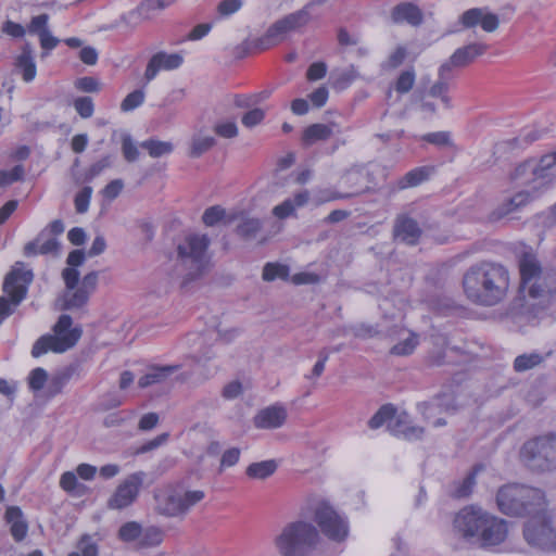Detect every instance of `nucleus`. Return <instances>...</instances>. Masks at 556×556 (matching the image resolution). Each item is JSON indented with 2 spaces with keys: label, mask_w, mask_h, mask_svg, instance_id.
<instances>
[{
  "label": "nucleus",
  "mask_w": 556,
  "mask_h": 556,
  "mask_svg": "<svg viewBox=\"0 0 556 556\" xmlns=\"http://www.w3.org/2000/svg\"><path fill=\"white\" fill-rule=\"evenodd\" d=\"M509 288V269L500 262H478L468 267L463 276L464 292L477 305L494 306L501 303Z\"/></svg>",
  "instance_id": "f257e3e1"
},
{
  "label": "nucleus",
  "mask_w": 556,
  "mask_h": 556,
  "mask_svg": "<svg viewBox=\"0 0 556 556\" xmlns=\"http://www.w3.org/2000/svg\"><path fill=\"white\" fill-rule=\"evenodd\" d=\"M520 273V292L525 298L533 300L532 306H539L542 309L554 308L556 299V270L542 268L536 255L531 252H525L519 258Z\"/></svg>",
  "instance_id": "f03ea898"
},
{
  "label": "nucleus",
  "mask_w": 556,
  "mask_h": 556,
  "mask_svg": "<svg viewBox=\"0 0 556 556\" xmlns=\"http://www.w3.org/2000/svg\"><path fill=\"white\" fill-rule=\"evenodd\" d=\"M453 527L462 538L478 539L482 546L498 545L507 536V527L503 519L475 505L462 508L454 517Z\"/></svg>",
  "instance_id": "7ed1b4c3"
},
{
  "label": "nucleus",
  "mask_w": 556,
  "mask_h": 556,
  "mask_svg": "<svg viewBox=\"0 0 556 556\" xmlns=\"http://www.w3.org/2000/svg\"><path fill=\"white\" fill-rule=\"evenodd\" d=\"M496 504L501 513L510 517H532L547 509L543 490L520 483L501 486L496 493Z\"/></svg>",
  "instance_id": "20e7f679"
},
{
  "label": "nucleus",
  "mask_w": 556,
  "mask_h": 556,
  "mask_svg": "<svg viewBox=\"0 0 556 556\" xmlns=\"http://www.w3.org/2000/svg\"><path fill=\"white\" fill-rule=\"evenodd\" d=\"M319 539L315 526L306 521L287 523L274 539L279 556H307L317 545Z\"/></svg>",
  "instance_id": "39448f33"
},
{
  "label": "nucleus",
  "mask_w": 556,
  "mask_h": 556,
  "mask_svg": "<svg viewBox=\"0 0 556 556\" xmlns=\"http://www.w3.org/2000/svg\"><path fill=\"white\" fill-rule=\"evenodd\" d=\"M210 239L206 235H189L177 247V267L186 281L200 277L208 260L206 255Z\"/></svg>",
  "instance_id": "423d86ee"
},
{
  "label": "nucleus",
  "mask_w": 556,
  "mask_h": 556,
  "mask_svg": "<svg viewBox=\"0 0 556 556\" xmlns=\"http://www.w3.org/2000/svg\"><path fill=\"white\" fill-rule=\"evenodd\" d=\"M204 497L205 492L202 490L182 492L173 486H165L154 491V509L165 517H182Z\"/></svg>",
  "instance_id": "0eeeda50"
},
{
  "label": "nucleus",
  "mask_w": 556,
  "mask_h": 556,
  "mask_svg": "<svg viewBox=\"0 0 556 556\" xmlns=\"http://www.w3.org/2000/svg\"><path fill=\"white\" fill-rule=\"evenodd\" d=\"M73 324L70 315L63 314L53 326L54 334L41 336L33 345L31 355L39 357L49 351L63 353L72 349L81 336L79 328H71Z\"/></svg>",
  "instance_id": "6e6552de"
},
{
  "label": "nucleus",
  "mask_w": 556,
  "mask_h": 556,
  "mask_svg": "<svg viewBox=\"0 0 556 556\" xmlns=\"http://www.w3.org/2000/svg\"><path fill=\"white\" fill-rule=\"evenodd\" d=\"M525 465L532 471H551L556 468V435H540L527 441L520 452Z\"/></svg>",
  "instance_id": "1a4fd4ad"
},
{
  "label": "nucleus",
  "mask_w": 556,
  "mask_h": 556,
  "mask_svg": "<svg viewBox=\"0 0 556 556\" xmlns=\"http://www.w3.org/2000/svg\"><path fill=\"white\" fill-rule=\"evenodd\" d=\"M33 281L31 270L25 269L22 262L15 263L3 281V292L9 296H0V318H7L26 296L27 287Z\"/></svg>",
  "instance_id": "9d476101"
},
{
  "label": "nucleus",
  "mask_w": 556,
  "mask_h": 556,
  "mask_svg": "<svg viewBox=\"0 0 556 556\" xmlns=\"http://www.w3.org/2000/svg\"><path fill=\"white\" fill-rule=\"evenodd\" d=\"M556 165V150L543 155L539 161L529 159L516 166L510 174L511 180L522 186L533 185L538 191L551 182V169Z\"/></svg>",
  "instance_id": "9b49d317"
},
{
  "label": "nucleus",
  "mask_w": 556,
  "mask_h": 556,
  "mask_svg": "<svg viewBox=\"0 0 556 556\" xmlns=\"http://www.w3.org/2000/svg\"><path fill=\"white\" fill-rule=\"evenodd\" d=\"M526 541L535 547L556 552V526L547 514L532 516L523 528Z\"/></svg>",
  "instance_id": "f8f14e48"
},
{
  "label": "nucleus",
  "mask_w": 556,
  "mask_h": 556,
  "mask_svg": "<svg viewBox=\"0 0 556 556\" xmlns=\"http://www.w3.org/2000/svg\"><path fill=\"white\" fill-rule=\"evenodd\" d=\"M311 20V14L306 10H298L290 13L282 18L276 21L266 31V34L258 39V47L266 50L273 46L281 42L289 31L299 29L305 26Z\"/></svg>",
  "instance_id": "ddd939ff"
},
{
  "label": "nucleus",
  "mask_w": 556,
  "mask_h": 556,
  "mask_svg": "<svg viewBox=\"0 0 556 556\" xmlns=\"http://www.w3.org/2000/svg\"><path fill=\"white\" fill-rule=\"evenodd\" d=\"M147 475L143 471H136L128 475L116 488L108 501L111 509H124L132 505L141 491Z\"/></svg>",
  "instance_id": "4468645a"
},
{
  "label": "nucleus",
  "mask_w": 556,
  "mask_h": 556,
  "mask_svg": "<svg viewBox=\"0 0 556 556\" xmlns=\"http://www.w3.org/2000/svg\"><path fill=\"white\" fill-rule=\"evenodd\" d=\"M315 520L330 540L342 541L348 536V521L328 504L321 503L316 508Z\"/></svg>",
  "instance_id": "2eb2a0df"
},
{
  "label": "nucleus",
  "mask_w": 556,
  "mask_h": 556,
  "mask_svg": "<svg viewBox=\"0 0 556 556\" xmlns=\"http://www.w3.org/2000/svg\"><path fill=\"white\" fill-rule=\"evenodd\" d=\"M184 62V58L179 53H166L164 51L157 52L149 60L144 79L149 83L153 80L160 71H173Z\"/></svg>",
  "instance_id": "dca6fc26"
},
{
  "label": "nucleus",
  "mask_w": 556,
  "mask_h": 556,
  "mask_svg": "<svg viewBox=\"0 0 556 556\" xmlns=\"http://www.w3.org/2000/svg\"><path fill=\"white\" fill-rule=\"evenodd\" d=\"M453 79L454 75L448 71V66L441 65L438 70V79L428 90V96L440 99L445 110L453 108L452 98L448 94Z\"/></svg>",
  "instance_id": "f3484780"
},
{
  "label": "nucleus",
  "mask_w": 556,
  "mask_h": 556,
  "mask_svg": "<svg viewBox=\"0 0 556 556\" xmlns=\"http://www.w3.org/2000/svg\"><path fill=\"white\" fill-rule=\"evenodd\" d=\"M488 49V46L481 42H473L462 48H458L450 56V59L442 65H447L451 73L453 67H465L473 60L482 55Z\"/></svg>",
  "instance_id": "a211bd4d"
},
{
  "label": "nucleus",
  "mask_w": 556,
  "mask_h": 556,
  "mask_svg": "<svg viewBox=\"0 0 556 556\" xmlns=\"http://www.w3.org/2000/svg\"><path fill=\"white\" fill-rule=\"evenodd\" d=\"M388 429L394 437L408 441L421 439L425 432L422 427L412 425L409 416L405 412L395 413V418L388 424Z\"/></svg>",
  "instance_id": "6ab92c4d"
},
{
  "label": "nucleus",
  "mask_w": 556,
  "mask_h": 556,
  "mask_svg": "<svg viewBox=\"0 0 556 556\" xmlns=\"http://www.w3.org/2000/svg\"><path fill=\"white\" fill-rule=\"evenodd\" d=\"M287 419V409L280 404L270 405L257 413L254 426L258 429L280 428Z\"/></svg>",
  "instance_id": "aec40b11"
},
{
  "label": "nucleus",
  "mask_w": 556,
  "mask_h": 556,
  "mask_svg": "<svg viewBox=\"0 0 556 556\" xmlns=\"http://www.w3.org/2000/svg\"><path fill=\"white\" fill-rule=\"evenodd\" d=\"M393 232L397 240L410 245L416 244L421 236L418 223L405 215L396 218Z\"/></svg>",
  "instance_id": "412c9836"
},
{
  "label": "nucleus",
  "mask_w": 556,
  "mask_h": 556,
  "mask_svg": "<svg viewBox=\"0 0 556 556\" xmlns=\"http://www.w3.org/2000/svg\"><path fill=\"white\" fill-rule=\"evenodd\" d=\"M47 232L42 230L35 240L28 242L24 247V254L26 256H35L38 254H58L60 243L55 238H46Z\"/></svg>",
  "instance_id": "4be33fe9"
},
{
  "label": "nucleus",
  "mask_w": 556,
  "mask_h": 556,
  "mask_svg": "<svg viewBox=\"0 0 556 556\" xmlns=\"http://www.w3.org/2000/svg\"><path fill=\"white\" fill-rule=\"evenodd\" d=\"M4 519L10 525V532L16 542L23 541L28 532V523L18 506H9Z\"/></svg>",
  "instance_id": "5701e85b"
},
{
  "label": "nucleus",
  "mask_w": 556,
  "mask_h": 556,
  "mask_svg": "<svg viewBox=\"0 0 556 556\" xmlns=\"http://www.w3.org/2000/svg\"><path fill=\"white\" fill-rule=\"evenodd\" d=\"M391 17L394 23L406 22L413 26H418L422 22L420 9L410 2H403L395 5L392 10Z\"/></svg>",
  "instance_id": "b1692460"
},
{
  "label": "nucleus",
  "mask_w": 556,
  "mask_h": 556,
  "mask_svg": "<svg viewBox=\"0 0 556 556\" xmlns=\"http://www.w3.org/2000/svg\"><path fill=\"white\" fill-rule=\"evenodd\" d=\"M15 67L22 73L23 79L30 83L36 77V63L33 55V49L29 43H25L14 62Z\"/></svg>",
  "instance_id": "393cba45"
},
{
  "label": "nucleus",
  "mask_w": 556,
  "mask_h": 556,
  "mask_svg": "<svg viewBox=\"0 0 556 556\" xmlns=\"http://www.w3.org/2000/svg\"><path fill=\"white\" fill-rule=\"evenodd\" d=\"M175 0H143L135 10L129 13L130 17L142 21L151 20L155 14L174 3Z\"/></svg>",
  "instance_id": "a878e982"
},
{
  "label": "nucleus",
  "mask_w": 556,
  "mask_h": 556,
  "mask_svg": "<svg viewBox=\"0 0 556 556\" xmlns=\"http://www.w3.org/2000/svg\"><path fill=\"white\" fill-rule=\"evenodd\" d=\"M179 368V365L151 367L150 370L139 379L138 386L143 389L152 384L160 383Z\"/></svg>",
  "instance_id": "bb28decb"
},
{
  "label": "nucleus",
  "mask_w": 556,
  "mask_h": 556,
  "mask_svg": "<svg viewBox=\"0 0 556 556\" xmlns=\"http://www.w3.org/2000/svg\"><path fill=\"white\" fill-rule=\"evenodd\" d=\"M433 172L434 167L432 166L416 167L404 175L400 180L399 186L401 189L416 187L428 180Z\"/></svg>",
  "instance_id": "cd10ccee"
},
{
  "label": "nucleus",
  "mask_w": 556,
  "mask_h": 556,
  "mask_svg": "<svg viewBox=\"0 0 556 556\" xmlns=\"http://www.w3.org/2000/svg\"><path fill=\"white\" fill-rule=\"evenodd\" d=\"M88 299L87 292L79 287L74 290H67L59 300L61 303L60 308L63 311L80 308L88 302Z\"/></svg>",
  "instance_id": "c85d7f7f"
},
{
  "label": "nucleus",
  "mask_w": 556,
  "mask_h": 556,
  "mask_svg": "<svg viewBox=\"0 0 556 556\" xmlns=\"http://www.w3.org/2000/svg\"><path fill=\"white\" fill-rule=\"evenodd\" d=\"M277 463L274 459L252 463L248 466L245 473L251 479L264 480L275 473Z\"/></svg>",
  "instance_id": "c756f323"
},
{
  "label": "nucleus",
  "mask_w": 556,
  "mask_h": 556,
  "mask_svg": "<svg viewBox=\"0 0 556 556\" xmlns=\"http://www.w3.org/2000/svg\"><path fill=\"white\" fill-rule=\"evenodd\" d=\"M332 135V128L326 124H313L303 131L302 140L305 144L327 140Z\"/></svg>",
  "instance_id": "7c9ffc66"
},
{
  "label": "nucleus",
  "mask_w": 556,
  "mask_h": 556,
  "mask_svg": "<svg viewBox=\"0 0 556 556\" xmlns=\"http://www.w3.org/2000/svg\"><path fill=\"white\" fill-rule=\"evenodd\" d=\"M549 354L551 352L546 353L545 355H542L538 352H532L518 355L514 361V369L517 372L530 370L543 363L546 357L549 356Z\"/></svg>",
  "instance_id": "2f4dec72"
},
{
  "label": "nucleus",
  "mask_w": 556,
  "mask_h": 556,
  "mask_svg": "<svg viewBox=\"0 0 556 556\" xmlns=\"http://www.w3.org/2000/svg\"><path fill=\"white\" fill-rule=\"evenodd\" d=\"M262 222L258 218L242 217L241 222L236 228L238 236L245 240L254 239L262 229Z\"/></svg>",
  "instance_id": "473e14b6"
},
{
  "label": "nucleus",
  "mask_w": 556,
  "mask_h": 556,
  "mask_svg": "<svg viewBox=\"0 0 556 556\" xmlns=\"http://www.w3.org/2000/svg\"><path fill=\"white\" fill-rule=\"evenodd\" d=\"M216 143V140L212 136H200L195 135L190 141L189 156L199 157L203 153L211 150Z\"/></svg>",
  "instance_id": "72a5a7b5"
},
{
  "label": "nucleus",
  "mask_w": 556,
  "mask_h": 556,
  "mask_svg": "<svg viewBox=\"0 0 556 556\" xmlns=\"http://www.w3.org/2000/svg\"><path fill=\"white\" fill-rule=\"evenodd\" d=\"M140 147L146 149L150 156L154 159L170 154L174 150L173 143L154 139L141 142Z\"/></svg>",
  "instance_id": "f704fd0d"
},
{
  "label": "nucleus",
  "mask_w": 556,
  "mask_h": 556,
  "mask_svg": "<svg viewBox=\"0 0 556 556\" xmlns=\"http://www.w3.org/2000/svg\"><path fill=\"white\" fill-rule=\"evenodd\" d=\"M395 418V408L391 404L382 405L375 415L368 420L370 429H378L386 422H390Z\"/></svg>",
  "instance_id": "c9c22d12"
},
{
  "label": "nucleus",
  "mask_w": 556,
  "mask_h": 556,
  "mask_svg": "<svg viewBox=\"0 0 556 556\" xmlns=\"http://www.w3.org/2000/svg\"><path fill=\"white\" fill-rule=\"evenodd\" d=\"M163 531L155 526H151L141 530V535L138 544L140 547L157 546L163 542Z\"/></svg>",
  "instance_id": "e433bc0d"
},
{
  "label": "nucleus",
  "mask_w": 556,
  "mask_h": 556,
  "mask_svg": "<svg viewBox=\"0 0 556 556\" xmlns=\"http://www.w3.org/2000/svg\"><path fill=\"white\" fill-rule=\"evenodd\" d=\"M533 194L529 191H520L513 195L506 203L503 204V213L509 214L533 200Z\"/></svg>",
  "instance_id": "4c0bfd02"
},
{
  "label": "nucleus",
  "mask_w": 556,
  "mask_h": 556,
  "mask_svg": "<svg viewBox=\"0 0 556 556\" xmlns=\"http://www.w3.org/2000/svg\"><path fill=\"white\" fill-rule=\"evenodd\" d=\"M142 527L136 521L124 523L118 530V538L124 542H132L140 540Z\"/></svg>",
  "instance_id": "58836bf2"
},
{
  "label": "nucleus",
  "mask_w": 556,
  "mask_h": 556,
  "mask_svg": "<svg viewBox=\"0 0 556 556\" xmlns=\"http://www.w3.org/2000/svg\"><path fill=\"white\" fill-rule=\"evenodd\" d=\"M289 275V267L281 264L267 263L263 269V279L273 281L276 278L286 279Z\"/></svg>",
  "instance_id": "ea45409f"
},
{
  "label": "nucleus",
  "mask_w": 556,
  "mask_h": 556,
  "mask_svg": "<svg viewBox=\"0 0 556 556\" xmlns=\"http://www.w3.org/2000/svg\"><path fill=\"white\" fill-rule=\"evenodd\" d=\"M476 484V471L469 472L462 482H459L454 491L453 496L457 498H464L471 494L473 486Z\"/></svg>",
  "instance_id": "a19ab883"
},
{
  "label": "nucleus",
  "mask_w": 556,
  "mask_h": 556,
  "mask_svg": "<svg viewBox=\"0 0 556 556\" xmlns=\"http://www.w3.org/2000/svg\"><path fill=\"white\" fill-rule=\"evenodd\" d=\"M122 153L129 163L137 161L140 155L139 149L129 134H123L122 136Z\"/></svg>",
  "instance_id": "79ce46f5"
},
{
  "label": "nucleus",
  "mask_w": 556,
  "mask_h": 556,
  "mask_svg": "<svg viewBox=\"0 0 556 556\" xmlns=\"http://www.w3.org/2000/svg\"><path fill=\"white\" fill-rule=\"evenodd\" d=\"M416 79V74L413 68L403 71L395 81V90L399 93H407L412 90Z\"/></svg>",
  "instance_id": "37998d69"
},
{
  "label": "nucleus",
  "mask_w": 556,
  "mask_h": 556,
  "mask_svg": "<svg viewBox=\"0 0 556 556\" xmlns=\"http://www.w3.org/2000/svg\"><path fill=\"white\" fill-rule=\"evenodd\" d=\"M25 169L23 165H15L10 170H0V187H7L13 182L24 179Z\"/></svg>",
  "instance_id": "c03bdc74"
},
{
  "label": "nucleus",
  "mask_w": 556,
  "mask_h": 556,
  "mask_svg": "<svg viewBox=\"0 0 556 556\" xmlns=\"http://www.w3.org/2000/svg\"><path fill=\"white\" fill-rule=\"evenodd\" d=\"M146 98V93L141 89L134 90L132 92L128 93L126 98L121 103V110L124 112H129L138 106H140Z\"/></svg>",
  "instance_id": "a18cd8bd"
},
{
  "label": "nucleus",
  "mask_w": 556,
  "mask_h": 556,
  "mask_svg": "<svg viewBox=\"0 0 556 556\" xmlns=\"http://www.w3.org/2000/svg\"><path fill=\"white\" fill-rule=\"evenodd\" d=\"M73 105L81 118H89L94 112V104L90 97H78L74 100Z\"/></svg>",
  "instance_id": "49530a36"
},
{
  "label": "nucleus",
  "mask_w": 556,
  "mask_h": 556,
  "mask_svg": "<svg viewBox=\"0 0 556 556\" xmlns=\"http://www.w3.org/2000/svg\"><path fill=\"white\" fill-rule=\"evenodd\" d=\"M417 344H418V340H417L416 336L410 334L404 341L393 345L391 349V354L397 355V356L409 355L414 352Z\"/></svg>",
  "instance_id": "de8ad7c7"
},
{
  "label": "nucleus",
  "mask_w": 556,
  "mask_h": 556,
  "mask_svg": "<svg viewBox=\"0 0 556 556\" xmlns=\"http://www.w3.org/2000/svg\"><path fill=\"white\" fill-rule=\"evenodd\" d=\"M226 217V211L219 205H214L206 208L203 213L202 220L208 226L213 227Z\"/></svg>",
  "instance_id": "09e8293b"
},
{
  "label": "nucleus",
  "mask_w": 556,
  "mask_h": 556,
  "mask_svg": "<svg viewBox=\"0 0 556 556\" xmlns=\"http://www.w3.org/2000/svg\"><path fill=\"white\" fill-rule=\"evenodd\" d=\"M49 15L47 13L39 14L37 16H34L29 24L27 25V31L30 35H37L38 37L40 34L47 31L49 29L48 23H49Z\"/></svg>",
  "instance_id": "8fccbe9b"
},
{
  "label": "nucleus",
  "mask_w": 556,
  "mask_h": 556,
  "mask_svg": "<svg viewBox=\"0 0 556 556\" xmlns=\"http://www.w3.org/2000/svg\"><path fill=\"white\" fill-rule=\"evenodd\" d=\"M483 17V8H472L465 11L460 15V23L466 28L475 27L480 24L481 18Z\"/></svg>",
  "instance_id": "3c124183"
},
{
  "label": "nucleus",
  "mask_w": 556,
  "mask_h": 556,
  "mask_svg": "<svg viewBox=\"0 0 556 556\" xmlns=\"http://www.w3.org/2000/svg\"><path fill=\"white\" fill-rule=\"evenodd\" d=\"M422 139L438 147H452L453 142L448 131H435L426 134Z\"/></svg>",
  "instance_id": "603ef678"
},
{
  "label": "nucleus",
  "mask_w": 556,
  "mask_h": 556,
  "mask_svg": "<svg viewBox=\"0 0 556 556\" xmlns=\"http://www.w3.org/2000/svg\"><path fill=\"white\" fill-rule=\"evenodd\" d=\"M92 193L91 187H84L75 197V208L78 214H84L88 211L90 198Z\"/></svg>",
  "instance_id": "864d4df0"
},
{
  "label": "nucleus",
  "mask_w": 556,
  "mask_h": 556,
  "mask_svg": "<svg viewBox=\"0 0 556 556\" xmlns=\"http://www.w3.org/2000/svg\"><path fill=\"white\" fill-rule=\"evenodd\" d=\"M265 111L258 108L248 111L241 118V123L247 128H252L263 122Z\"/></svg>",
  "instance_id": "5fc2aeb1"
},
{
  "label": "nucleus",
  "mask_w": 556,
  "mask_h": 556,
  "mask_svg": "<svg viewBox=\"0 0 556 556\" xmlns=\"http://www.w3.org/2000/svg\"><path fill=\"white\" fill-rule=\"evenodd\" d=\"M48 375L43 368L37 367L30 371L28 378L29 388L34 391H39L43 388Z\"/></svg>",
  "instance_id": "6e6d98bb"
},
{
  "label": "nucleus",
  "mask_w": 556,
  "mask_h": 556,
  "mask_svg": "<svg viewBox=\"0 0 556 556\" xmlns=\"http://www.w3.org/2000/svg\"><path fill=\"white\" fill-rule=\"evenodd\" d=\"M359 74L354 65H351L346 70L340 72L336 78V85L339 88H346L350 84H352L356 78H358Z\"/></svg>",
  "instance_id": "4d7b16f0"
},
{
  "label": "nucleus",
  "mask_w": 556,
  "mask_h": 556,
  "mask_svg": "<svg viewBox=\"0 0 556 556\" xmlns=\"http://www.w3.org/2000/svg\"><path fill=\"white\" fill-rule=\"evenodd\" d=\"M60 486L68 493H75L83 485L78 482L76 473L65 471L60 478Z\"/></svg>",
  "instance_id": "13d9d810"
},
{
  "label": "nucleus",
  "mask_w": 556,
  "mask_h": 556,
  "mask_svg": "<svg viewBox=\"0 0 556 556\" xmlns=\"http://www.w3.org/2000/svg\"><path fill=\"white\" fill-rule=\"evenodd\" d=\"M241 451L239 447H231L226 450L220 458L219 472L225 468L235 466L240 459Z\"/></svg>",
  "instance_id": "bf43d9fd"
},
{
  "label": "nucleus",
  "mask_w": 556,
  "mask_h": 556,
  "mask_svg": "<svg viewBox=\"0 0 556 556\" xmlns=\"http://www.w3.org/2000/svg\"><path fill=\"white\" fill-rule=\"evenodd\" d=\"M216 135L223 138H235L238 136V127L235 122L218 123L214 127Z\"/></svg>",
  "instance_id": "052dcab7"
},
{
  "label": "nucleus",
  "mask_w": 556,
  "mask_h": 556,
  "mask_svg": "<svg viewBox=\"0 0 556 556\" xmlns=\"http://www.w3.org/2000/svg\"><path fill=\"white\" fill-rule=\"evenodd\" d=\"M112 165V156L105 155L98 162L93 163L88 172H87V179L91 180L98 175H100L105 168L111 167Z\"/></svg>",
  "instance_id": "680f3d73"
},
{
  "label": "nucleus",
  "mask_w": 556,
  "mask_h": 556,
  "mask_svg": "<svg viewBox=\"0 0 556 556\" xmlns=\"http://www.w3.org/2000/svg\"><path fill=\"white\" fill-rule=\"evenodd\" d=\"M76 89L84 91V92H97L100 90V84L99 81L90 76H85L81 78H78L75 81Z\"/></svg>",
  "instance_id": "e2e57ef3"
},
{
  "label": "nucleus",
  "mask_w": 556,
  "mask_h": 556,
  "mask_svg": "<svg viewBox=\"0 0 556 556\" xmlns=\"http://www.w3.org/2000/svg\"><path fill=\"white\" fill-rule=\"evenodd\" d=\"M480 25L484 31L492 33L498 28V16L483 8V17L480 21Z\"/></svg>",
  "instance_id": "0e129e2a"
},
{
  "label": "nucleus",
  "mask_w": 556,
  "mask_h": 556,
  "mask_svg": "<svg viewBox=\"0 0 556 556\" xmlns=\"http://www.w3.org/2000/svg\"><path fill=\"white\" fill-rule=\"evenodd\" d=\"M241 7V0H223L218 3L217 11L222 16H229L238 12Z\"/></svg>",
  "instance_id": "69168bd1"
},
{
  "label": "nucleus",
  "mask_w": 556,
  "mask_h": 556,
  "mask_svg": "<svg viewBox=\"0 0 556 556\" xmlns=\"http://www.w3.org/2000/svg\"><path fill=\"white\" fill-rule=\"evenodd\" d=\"M77 547L81 556H98V546L89 535H84Z\"/></svg>",
  "instance_id": "338daca9"
},
{
  "label": "nucleus",
  "mask_w": 556,
  "mask_h": 556,
  "mask_svg": "<svg viewBox=\"0 0 556 556\" xmlns=\"http://www.w3.org/2000/svg\"><path fill=\"white\" fill-rule=\"evenodd\" d=\"M294 211L295 205L293 204V201L291 199H287L273 208V214L278 218L283 219L291 216Z\"/></svg>",
  "instance_id": "774afa93"
}]
</instances>
